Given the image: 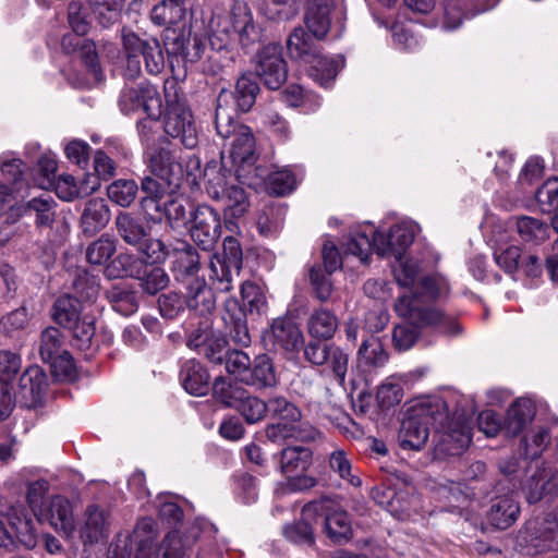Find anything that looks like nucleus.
Instances as JSON below:
<instances>
[{
  "instance_id": "1",
  "label": "nucleus",
  "mask_w": 558,
  "mask_h": 558,
  "mask_svg": "<svg viewBox=\"0 0 558 558\" xmlns=\"http://www.w3.org/2000/svg\"><path fill=\"white\" fill-rule=\"evenodd\" d=\"M450 287L440 275H429L420 279L411 294L400 295L395 304L396 312L415 323L435 328L446 336H458L462 327L458 319L435 307H422L423 303L435 302L448 296Z\"/></svg>"
},
{
  "instance_id": "2",
  "label": "nucleus",
  "mask_w": 558,
  "mask_h": 558,
  "mask_svg": "<svg viewBox=\"0 0 558 558\" xmlns=\"http://www.w3.org/2000/svg\"><path fill=\"white\" fill-rule=\"evenodd\" d=\"M204 21L210 46L219 49L227 48L234 35L239 36L243 47L250 46L258 36L251 11L242 1L214 4Z\"/></svg>"
},
{
  "instance_id": "3",
  "label": "nucleus",
  "mask_w": 558,
  "mask_h": 558,
  "mask_svg": "<svg viewBox=\"0 0 558 558\" xmlns=\"http://www.w3.org/2000/svg\"><path fill=\"white\" fill-rule=\"evenodd\" d=\"M231 94L222 90L217 98L215 126L222 138H231L230 157L236 167L235 175L244 179L245 167H253L258 158L255 137L251 128L235 122L231 110L227 107Z\"/></svg>"
},
{
  "instance_id": "4",
  "label": "nucleus",
  "mask_w": 558,
  "mask_h": 558,
  "mask_svg": "<svg viewBox=\"0 0 558 558\" xmlns=\"http://www.w3.org/2000/svg\"><path fill=\"white\" fill-rule=\"evenodd\" d=\"M448 422V410L440 398L430 399L411 407L402 421L398 441L403 449L420 450L425 446L429 429H444Z\"/></svg>"
},
{
  "instance_id": "5",
  "label": "nucleus",
  "mask_w": 558,
  "mask_h": 558,
  "mask_svg": "<svg viewBox=\"0 0 558 558\" xmlns=\"http://www.w3.org/2000/svg\"><path fill=\"white\" fill-rule=\"evenodd\" d=\"M118 235L134 247L138 256L150 263H163L170 254L169 246L160 239L151 236L150 227L130 213H119L114 219Z\"/></svg>"
},
{
  "instance_id": "6",
  "label": "nucleus",
  "mask_w": 558,
  "mask_h": 558,
  "mask_svg": "<svg viewBox=\"0 0 558 558\" xmlns=\"http://www.w3.org/2000/svg\"><path fill=\"white\" fill-rule=\"evenodd\" d=\"M206 192L214 201L223 203V217L226 227L233 230L236 227L233 220L244 216L250 207L248 197L243 187L230 183L232 175L216 166L205 170Z\"/></svg>"
},
{
  "instance_id": "7",
  "label": "nucleus",
  "mask_w": 558,
  "mask_h": 558,
  "mask_svg": "<svg viewBox=\"0 0 558 558\" xmlns=\"http://www.w3.org/2000/svg\"><path fill=\"white\" fill-rule=\"evenodd\" d=\"M166 109L163 130L167 135L178 138L186 148H194L198 137L191 110L179 98L178 84L174 80H166L163 85Z\"/></svg>"
},
{
  "instance_id": "8",
  "label": "nucleus",
  "mask_w": 558,
  "mask_h": 558,
  "mask_svg": "<svg viewBox=\"0 0 558 558\" xmlns=\"http://www.w3.org/2000/svg\"><path fill=\"white\" fill-rule=\"evenodd\" d=\"M213 391L217 399L226 407L236 410L248 424L258 423L267 415V401L232 385L222 376L215 378Z\"/></svg>"
},
{
  "instance_id": "9",
  "label": "nucleus",
  "mask_w": 558,
  "mask_h": 558,
  "mask_svg": "<svg viewBox=\"0 0 558 558\" xmlns=\"http://www.w3.org/2000/svg\"><path fill=\"white\" fill-rule=\"evenodd\" d=\"M157 534L156 521L148 517L142 518L131 536L118 537L111 544L108 558H153Z\"/></svg>"
},
{
  "instance_id": "10",
  "label": "nucleus",
  "mask_w": 558,
  "mask_h": 558,
  "mask_svg": "<svg viewBox=\"0 0 558 558\" xmlns=\"http://www.w3.org/2000/svg\"><path fill=\"white\" fill-rule=\"evenodd\" d=\"M302 517L306 519L323 517L325 532L335 543L347 542L352 535L348 513L338 509L337 505L329 498L324 497L304 505Z\"/></svg>"
},
{
  "instance_id": "11",
  "label": "nucleus",
  "mask_w": 558,
  "mask_h": 558,
  "mask_svg": "<svg viewBox=\"0 0 558 558\" xmlns=\"http://www.w3.org/2000/svg\"><path fill=\"white\" fill-rule=\"evenodd\" d=\"M122 268V275L138 280L143 292L155 295L169 283V277L163 268L155 266L157 263L147 262L145 257H135L132 254H120L114 259Z\"/></svg>"
},
{
  "instance_id": "12",
  "label": "nucleus",
  "mask_w": 558,
  "mask_h": 558,
  "mask_svg": "<svg viewBox=\"0 0 558 558\" xmlns=\"http://www.w3.org/2000/svg\"><path fill=\"white\" fill-rule=\"evenodd\" d=\"M118 106L126 116L140 111H144L148 118L161 116L160 95L156 86L148 81L125 84L120 93Z\"/></svg>"
},
{
  "instance_id": "13",
  "label": "nucleus",
  "mask_w": 558,
  "mask_h": 558,
  "mask_svg": "<svg viewBox=\"0 0 558 558\" xmlns=\"http://www.w3.org/2000/svg\"><path fill=\"white\" fill-rule=\"evenodd\" d=\"M66 336L56 327L41 332L39 353L41 360L50 365L56 381H70V353L64 348Z\"/></svg>"
},
{
  "instance_id": "14",
  "label": "nucleus",
  "mask_w": 558,
  "mask_h": 558,
  "mask_svg": "<svg viewBox=\"0 0 558 558\" xmlns=\"http://www.w3.org/2000/svg\"><path fill=\"white\" fill-rule=\"evenodd\" d=\"M255 74L264 85L272 90L279 89L288 78V63L282 47L270 43L259 49L253 59Z\"/></svg>"
},
{
  "instance_id": "15",
  "label": "nucleus",
  "mask_w": 558,
  "mask_h": 558,
  "mask_svg": "<svg viewBox=\"0 0 558 558\" xmlns=\"http://www.w3.org/2000/svg\"><path fill=\"white\" fill-rule=\"evenodd\" d=\"M189 234L192 241L203 251H211L222 232L219 213L213 207L202 204L191 211Z\"/></svg>"
},
{
  "instance_id": "16",
  "label": "nucleus",
  "mask_w": 558,
  "mask_h": 558,
  "mask_svg": "<svg viewBox=\"0 0 558 558\" xmlns=\"http://www.w3.org/2000/svg\"><path fill=\"white\" fill-rule=\"evenodd\" d=\"M15 402L27 410H38L46 402L48 377L37 365L27 367L12 386Z\"/></svg>"
},
{
  "instance_id": "17",
  "label": "nucleus",
  "mask_w": 558,
  "mask_h": 558,
  "mask_svg": "<svg viewBox=\"0 0 558 558\" xmlns=\"http://www.w3.org/2000/svg\"><path fill=\"white\" fill-rule=\"evenodd\" d=\"M169 251L168 256L172 257L170 270L177 282L184 286L203 278L199 276L201 256L191 243L178 240Z\"/></svg>"
},
{
  "instance_id": "18",
  "label": "nucleus",
  "mask_w": 558,
  "mask_h": 558,
  "mask_svg": "<svg viewBox=\"0 0 558 558\" xmlns=\"http://www.w3.org/2000/svg\"><path fill=\"white\" fill-rule=\"evenodd\" d=\"M90 147L80 140H72V161L75 160L80 172L72 175V197H86L100 187L99 177L85 172L89 161Z\"/></svg>"
},
{
  "instance_id": "19",
  "label": "nucleus",
  "mask_w": 558,
  "mask_h": 558,
  "mask_svg": "<svg viewBox=\"0 0 558 558\" xmlns=\"http://www.w3.org/2000/svg\"><path fill=\"white\" fill-rule=\"evenodd\" d=\"M122 43L125 51L138 52L150 75H158L165 69V56L160 43L156 38L142 39L135 33H123Z\"/></svg>"
},
{
  "instance_id": "20",
  "label": "nucleus",
  "mask_w": 558,
  "mask_h": 558,
  "mask_svg": "<svg viewBox=\"0 0 558 558\" xmlns=\"http://www.w3.org/2000/svg\"><path fill=\"white\" fill-rule=\"evenodd\" d=\"M76 320L72 324V351L84 353V359L93 355V338L95 335V318L89 311V305H81L78 308L72 304V317Z\"/></svg>"
},
{
  "instance_id": "21",
  "label": "nucleus",
  "mask_w": 558,
  "mask_h": 558,
  "mask_svg": "<svg viewBox=\"0 0 558 558\" xmlns=\"http://www.w3.org/2000/svg\"><path fill=\"white\" fill-rule=\"evenodd\" d=\"M267 340L275 350L294 352L303 343V333L291 318H277L267 332Z\"/></svg>"
},
{
  "instance_id": "22",
  "label": "nucleus",
  "mask_w": 558,
  "mask_h": 558,
  "mask_svg": "<svg viewBox=\"0 0 558 558\" xmlns=\"http://www.w3.org/2000/svg\"><path fill=\"white\" fill-rule=\"evenodd\" d=\"M246 316L238 300L230 298L225 301L222 320L232 341L242 347L252 342Z\"/></svg>"
},
{
  "instance_id": "23",
  "label": "nucleus",
  "mask_w": 558,
  "mask_h": 558,
  "mask_svg": "<svg viewBox=\"0 0 558 558\" xmlns=\"http://www.w3.org/2000/svg\"><path fill=\"white\" fill-rule=\"evenodd\" d=\"M111 211L107 202L101 197L88 199L81 211L78 227L83 234L93 236L107 227Z\"/></svg>"
},
{
  "instance_id": "24",
  "label": "nucleus",
  "mask_w": 558,
  "mask_h": 558,
  "mask_svg": "<svg viewBox=\"0 0 558 558\" xmlns=\"http://www.w3.org/2000/svg\"><path fill=\"white\" fill-rule=\"evenodd\" d=\"M149 168L154 175L158 179L179 185L182 177V166L178 160L175 151L168 148L159 147L149 154Z\"/></svg>"
},
{
  "instance_id": "25",
  "label": "nucleus",
  "mask_w": 558,
  "mask_h": 558,
  "mask_svg": "<svg viewBox=\"0 0 558 558\" xmlns=\"http://www.w3.org/2000/svg\"><path fill=\"white\" fill-rule=\"evenodd\" d=\"M333 8L335 0H307L305 23L316 39H324L329 33Z\"/></svg>"
},
{
  "instance_id": "26",
  "label": "nucleus",
  "mask_w": 558,
  "mask_h": 558,
  "mask_svg": "<svg viewBox=\"0 0 558 558\" xmlns=\"http://www.w3.org/2000/svg\"><path fill=\"white\" fill-rule=\"evenodd\" d=\"M184 288L186 290L185 303L190 311L206 317L215 310V294L204 278L184 284Z\"/></svg>"
},
{
  "instance_id": "27",
  "label": "nucleus",
  "mask_w": 558,
  "mask_h": 558,
  "mask_svg": "<svg viewBox=\"0 0 558 558\" xmlns=\"http://www.w3.org/2000/svg\"><path fill=\"white\" fill-rule=\"evenodd\" d=\"M85 524L81 532L84 544H95L109 536V513L97 505H90L85 511Z\"/></svg>"
},
{
  "instance_id": "28",
  "label": "nucleus",
  "mask_w": 558,
  "mask_h": 558,
  "mask_svg": "<svg viewBox=\"0 0 558 558\" xmlns=\"http://www.w3.org/2000/svg\"><path fill=\"white\" fill-rule=\"evenodd\" d=\"M519 514V502L512 496H502L493 500L487 520L494 527L506 530L518 520Z\"/></svg>"
},
{
  "instance_id": "29",
  "label": "nucleus",
  "mask_w": 558,
  "mask_h": 558,
  "mask_svg": "<svg viewBox=\"0 0 558 558\" xmlns=\"http://www.w3.org/2000/svg\"><path fill=\"white\" fill-rule=\"evenodd\" d=\"M180 378L184 389L194 396H205L209 390V374L195 359L187 360L181 367Z\"/></svg>"
},
{
  "instance_id": "30",
  "label": "nucleus",
  "mask_w": 558,
  "mask_h": 558,
  "mask_svg": "<svg viewBox=\"0 0 558 558\" xmlns=\"http://www.w3.org/2000/svg\"><path fill=\"white\" fill-rule=\"evenodd\" d=\"M243 384L256 389L272 388L278 384V378L272 361L266 354L258 355L251 363Z\"/></svg>"
},
{
  "instance_id": "31",
  "label": "nucleus",
  "mask_w": 558,
  "mask_h": 558,
  "mask_svg": "<svg viewBox=\"0 0 558 558\" xmlns=\"http://www.w3.org/2000/svg\"><path fill=\"white\" fill-rule=\"evenodd\" d=\"M8 522L13 533L14 543L19 542L24 547L31 549L37 544V536L34 531L32 520L28 519L22 506H12L7 512Z\"/></svg>"
},
{
  "instance_id": "32",
  "label": "nucleus",
  "mask_w": 558,
  "mask_h": 558,
  "mask_svg": "<svg viewBox=\"0 0 558 558\" xmlns=\"http://www.w3.org/2000/svg\"><path fill=\"white\" fill-rule=\"evenodd\" d=\"M535 415L530 400L518 399L507 411L502 430L507 436H518L530 424Z\"/></svg>"
},
{
  "instance_id": "33",
  "label": "nucleus",
  "mask_w": 558,
  "mask_h": 558,
  "mask_svg": "<svg viewBox=\"0 0 558 558\" xmlns=\"http://www.w3.org/2000/svg\"><path fill=\"white\" fill-rule=\"evenodd\" d=\"M70 501L60 496L51 498L49 505L44 508L39 520L47 521L57 532H60L65 539L70 538Z\"/></svg>"
},
{
  "instance_id": "34",
  "label": "nucleus",
  "mask_w": 558,
  "mask_h": 558,
  "mask_svg": "<svg viewBox=\"0 0 558 558\" xmlns=\"http://www.w3.org/2000/svg\"><path fill=\"white\" fill-rule=\"evenodd\" d=\"M72 301L75 300L80 306L89 305L97 298L99 291L98 278L83 267H76L73 271Z\"/></svg>"
},
{
  "instance_id": "35",
  "label": "nucleus",
  "mask_w": 558,
  "mask_h": 558,
  "mask_svg": "<svg viewBox=\"0 0 558 558\" xmlns=\"http://www.w3.org/2000/svg\"><path fill=\"white\" fill-rule=\"evenodd\" d=\"M306 329L308 335L316 340H329L338 329V318L332 311L317 307L311 313Z\"/></svg>"
},
{
  "instance_id": "36",
  "label": "nucleus",
  "mask_w": 558,
  "mask_h": 558,
  "mask_svg": "<svg viewBox=\"0 0 558 558\" xmlns=\"http://www.w3.org/2000/svg\"><path fill=\"white\" fill-rule=\"evenodd\" d=\"M72 52L76 54V58L85 66L86 72L89 75V80L86 85L99 82L101 80L102 71L96 44L90 39L81 38L76 43L72 41Z\"/></svg>"
},
{
  "instance_id": "37",
  "label": "nucleus",
  "mask_w": 558,
  "mask_h": 558,
  "mask_svg": "<svg viewBox=\"0 0 558 558\" xmlns=\"http://www.w3.org/2000/svg\"><path fill=\"white\" fill-rule=\"evenodd\" d=\"M313 34H308L303 27H295L289 35L287 48L290 57L299 62L305 63L311 57L320 49L313 39Z\"/></svg>"
},
{
  "instance_id": "38",
  "label": "nucleus",
  "mask_w": 558,
  "mask_h": 558,
  "mask_svg": "<svg viewBox=\"0 0 558 558\" xmlns=\"http://www.w3.org/2000/svg\"><path fill=\"white\" fill-rule=\"evenodd\" d=\"M311 449L289 446L280 451L279 469L286 476L306 471L312 464Z\"/></svg>"
},
{
  "instance_id": "39",
  "label": "nucleus",
  "mask_w": 558,
  "mask_h": 558,
  "mask_svg": "<svg viewBox=\"0 0 558 558\" xmlns=\"http://www.w3.org/2000/svg\"><path fill=\"white\" fill-rule=\"evenodd\" d=\"M340 61L322 54L320 50L304 64L308 65V75L319 85L327 87L338 74Z\"/></svg>"
},
{
  "instance_id": "40",
  "label": "nucleus",
  "mask_w": 558,
  "mask_h": 558,
  "mask_svg": "<svg viewBox=\"0 0 558 558\" xmlns=\"http://www.w3.org/2000/svg\"><path fill=\"white\" fill-rule=\"evenodd\" d=\"M287 210L282 203L274 202L266 205L257 218L258 232L265 236L276 234L283 226Z\"/></svg>"
},
{
  "instance_id": "41",
  "label": "nucleus",
  "mask_w": 558,
  "mask_h": 558,
  "mask_svg": "<svg viewBox=\"0 0 558 558\" xmlns=\"http://www.w3.org/2000/svg\"><path fill=\"white\" fill-rule=\"evenodd\" d=\"M106 296L112 308L122 316H130L137 311L136 294L125 283L112 284L106 291Z\"/></svg>"
},
{
  "instance_id": "42",
  "label": "nucleus",
  "mask_w": 558,
  "mask_h": 558,
  "mask_svg": "<svg viewBox=\"0 0 558 558\" xmlns=\"http://www.w3.org/2000/svg\"><path fill=\"white\" fill-rule=\"evenodd\" d=\"M184 17V0H162L153 8L150 13L153 23L158 26L175 25Z\"/></svg>"
},
{
  "instance_id": "43",
  "label": "nucleus",
  "mask_w": 558,
  "mask_h": 558,
  "mask_svg": "<svg viewBox=\"0 0 558 558\" xmlns=\"http://www.w3.org/2000/svg\"><path fill=\"white\" fill-rule=\"evenodd\" d=\"M194 541L183 537L178 531L169 532L157 550H153V558H185Z\"/></svg>"
},
{
  "instance_id": "44",
  "label": "nucleus",
  "mask_w": 558,
  "mask_h": 558,
  "mask_svg": "<svg viewBox=\"0 0 558 558\" xmlns=\"http://www.w3.org/2000/svg\"><path fill=\"white\" fill-rule=\"evenodd\" d=\"M258 93L259 85L252 74H242L238 78L234 93L232 94L236 108L243 113L248 112L254 106Z\"/></svg>"
},
{
  "instance_id": "45",
  "label": "nucleus",
  "mask_w": 558,
  "mask_h": 558,
  "mask_svg": "<svg viewBox=\"0 0 558 558\" xmlns=\"http://www.w3.org/2000/svg\"><path fill=\"white\" fill-rule=\"evenodd\" d=\"M116 251V240L109 234H102L86 246L85 260L94 266H102L113 256Z\"/></svg>"
},
{
  "instance_id": "46",
  "label": "nucleus",
  "mask_w": 558,
  "mask_h": 558,
  "mask_svg": "<svg viewBox=\"0 0 558 558\" xmlns=\"http://www.w3.org/2000/svg\"><path fill=\"white\" fill-rule=\"evenodd\" d=\"M267 414L277 422H299L301 410L283 396H272L267 399Z\"/></svg>"
},
{
  "instance_id": "47",
  "label": "nucleus",
  "mask_w": 558,
  "mask_h": 558,
  "mask_svg": "<svg viewBox=\"0 0 558 558\" xmlns=\"http://www.w3.org/2000/svg\"><path fill=\"white\" fill-rule=\"evenodd\" d=\"M209 270V279L213 286L220 292H229L232 289L233 276L240 274L239 269H232L229 263L219 259L218 254L210 259Z\"/></svg>"
},
{
  "instance_id": "48",
  "label": "nucleus",
  "mask_w": 558,
  "mask_h": 558,
  "mask_svg": "<svg viewBox=\"0 0 558 558\" xmlns=\"http://www.w3.org/2000/svg\"><path fill=\"white\" fill-rule=\"evenodd\" d=\"M266 190L270 195L286 196L296 187V177L292 169L282 168L271 171L266 181Z\"/></svg>"
},
{
  "instance_id": "49",
  "label": "nucleus",
  "mask_w": 558,
  "mask_h": 558,
  "mask_svg": "<svg viewBox=\"0 0 558 558\" xmlns=\"http://www.w3.org/2000/svg\"><path fill=\"white\" fill-rule=\"evenodd\" d=\"M357 355L360 363L368 367H381L388 361V354L381 341L374 336L368 337L362 342Z\"/></svg>"
},
{
  "instance_id": "50",
  "label": "nucleus",
  "mask_w": 558,
  "mask_h": 558,
  "mask_svg": "<svg viewBox=\"0 0 558 558\" xmlns=\"http://www.w3.org/2000/svg\"><path fill=\"white\" fill-rule=\"evenodd\" d=\"M210 47L211 49L206 54V59L199 64V70L205 74L217 76L232 65L233 56L227 48Z\"/></svg>"
},
{
  "instance_id": "51",
  "label": "nucleus",
  "mask_w": 558,
  "mask_h": 558,
  "mask_svg": "<svg viewBox=\"0 0 558 558\" xmlns=\"http://www.w3.org/2000/svg\"><path fill=\"white\" fill-rule=\"evenodd\" d=\"M138 185L131 179H119L107 187L108 197L121 207H129L136 198Z\"/></svg>"
},
{
  "instance_id": "52",
  "label": "nucleus",
  "mask_w": 558,
  "mask_h": 558,
  "mask_svg": "<svg viewBox=\"0 0 558 558\" xmlns=\"http://www.w3.org/2000/svg\"><path fill=\"white\" fill-rule=\"evenodd\" d=\"M57 168L58 163L54 157L48 155L41 156L32 174L34 184L43 190L54 187Z\"/></svg>"
},
{
  "instance_id": "53",
  "label": "nucleus",
  "mask_w": 558,
  "mask_h": 558,
  "mask_svg": "<svg viewBox=\"0 0 558 558\" xmlns=\"http://www.w3.org/2000/svg\"><path fill=\"white\" fill-rule=\"evenodd\" d=\"M241 296L243 301L241 307L244 308L246 315H260L266 311V298L257 284L250 281L244 282L241 286Z\"/></svg>"
},
{
  "instance_id": "54",
  "label": "nucleus",
  "mask_w": 558,
  "mask_h": 558,
  "mask_svg": "<svg viewBox=\"0 0 558 558\" xmlns=\"http://www.w3.org/2000/svg\"><path fill=\"white\" fill-rule=\"evenodd\" d=\"M322 265L315 264L308 270V279L314 296L322 303L330 300L333 292V284Z\"/></svg>"
},
{
  "instance_id": "55",
  "label": "nucleus",
  "mask_w": 558,
  "mask_h": 558,
  "mask_svg": "<svg viewBox=\"0 0 558 558\" xmlns=\"http://www.w3.org/2000/svg\"><path fill=\"white\" fill-rule=\"evenodd\" d=\"M410 323L398 325L392 331V342L398 351H407L411 349L418 338L417 326H424L415 323L407 317Z\"/></svg>"
},
{
  "instance_id": "56",
  "label": "nucleus",
  "mask_w": 558,
  "mask_h": 558,
  "mask_svg": "<svg viewBox=\"0 0 558 558\" xmlns=\"http://www.w3.org/2000/svg\"><path fill=\"white\" fill-rule=\"evenodd\" d=\"M329 466L342 480H345L351 486L360 487L361 478L352 473L351 461L343 450H335L329 457Z\"/></svg>"
},
{
  "instance_id": "57",
  "label": "nucleus",
  "mask_w": 558,
  "mask_h": 558,
  "mask_svg": "<svg viewBox=\"0 0 558 558\" xmlns=\"http://www.w3.org/2000/svg\"><path fill=\"white\" fill-rule=\"evenodd\" d=\"M517 230L524 241H542L547 238L548 227L532 217H521L517 220Z\"/></svg>"
},
{
  "instance_id": "58",
  "label": "nucleus",
  "mask_w": 558,
  "mask_h": 558,
  "mask_svg": "<svg viewBox=\"0 0 558 558\" xmlns=\"http://www.w3.org/2000/svg\"><path fill=\"white\" fill-rule=\"evenodd\" d=\"M306 520L307 519L303 517V520L286 525L283 527L286 538L299 545H314L315 537L313 529Z\"/></svg>"
},
{
  "instance_id": "59",
  "label": "nucleus",
  "mask_w": 558,
  "mask_h": 558,
  "mask_svg": "<svg viewBox=\"0 0 558 558\" xmlns=\"http://www.w3.org/2000/svg\"><path fill=\"white\" fill-rule=\"evenodd\" d=\"M228 341L220 332H215L197 351L214 364H222L228 353Z\"/></svg>"
},
{
  "instance_id": "60",
  "label": "nucleus",
  "mask_w": 558,
  "mask_h": 558,
  "mask_svg": "<svg viewBox=\"0 0 558 558\" xmlns=\"http://www.w3.org/2000/svg\"><path fill=\"white\" fill-rule=\"evenodd\" d=\"M546 470H537L523 486L525 499L529 504H535L548 497L546 486Z\"/></svg>"
},
{
  "instance_id": "61",
  "label": "nucleus",
  "mask_w": 558,
  "mask_h": 558,
  "mask_svg": "<svg viewBox=\"0 0 558 558\" xmlns=\"http://www.w3.org/2000/svg\"><path fill=\"white\" fill-rule=\"evenodd\" d=\"M226 369L229 374L234 375L240 381L246 377L247 371L251 366L250 356L240 350L228 351L223 361Z\"/></svg>"
},
{
  "instance_id": "62",
  "label": "nucleus",
  "mask_w": 558,
  "mask_h": 558,
  "mask_svg": "<svg viewBox=\"0 0 558 558\" xmlns=\"http://www.w3.org/2000/svg\"><path fill=\"white\" fill-rule=\"evenodd\" d=\"M340 385L344 384L348 364H349V355L341 348L330 344V349L328 352L327 363Z\"/></svg>"
},
{
  "instance_id": "63",
  "label": "nucleus",
  "mask_w": 558,
  "mask_h": 558,
  "mask_svg": "<svg viewBox=\"0 0 558 558\" xmlns=\"http://www.w3.org/2000/svg\"><path fill=\"white\" fill-rule=\"evenodd\" d=\"M49 490V482L40 478L31 482L27 487L26 499L35 515L41 514L45 508V496Z\"/></svg>"
},
{
  "instance_id": "64",
  "label": "nucleus",
  "mask_w": 558,
  "mask_h": 558,
  "mask_svg": "<svg viewBox=\"0 0 558 558\" xmlns=\"http://www.w3.org/2000/svg\"><path fill=\"white\" fill-rule=\"evenodd\" d=\"M535 197L544 213H558V186L556 182L547 181L537 190Z\"/></svg>"
}]
</instances>
